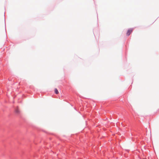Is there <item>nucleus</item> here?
Masks as SVG:
<instances>
[{
  "label": "nucleus",
  "mask_w": 159,
  "mask_h": 159,
  "mask_svg": "<svg viewBox=\"0 0 159 159\" xmlns=\"http://www.w3.org/2000/svg\"><path fill=\"white\" fill-rule=\"evenodd\" d=\"M54 91H55V92L56 94H58V93H59L57 89L56 88H55V89Z\"/></svg>",
  "instance_id": "7ed1b4c3"
},
{
  "label": "nucleus",
  "mask_w": 159,
  "mask_h": 159,
  "mask_svg": "<svg viewBox=\"0 0 159 159\" xmlns=\"http://www.w3.org/2000/svg\"><path fill=\"white\" fill-rule=\"evenodd\" d=\"M132 29L129 30L126 33L127 35L129 36L130 34V33L132 32Z\"/></svg>",
  "instance_id": "f257e3e1"
},
{
  "label": "nucleus",
  "mask_w": 159,
  "mask_h": 159,
  "mask_svg": "<svg viewBox=\"0 0 159 159\" xmlns=\"http://www.w3.org/2000/svg\"><path fill=\"white\" fill-rule=\"evenodd\" d=\"M15 112L17 114H19L20 113V111L18 108H17L15 110Z\"/></svg>",
  "instance_id": "f03ea898"
}]
</instances>
